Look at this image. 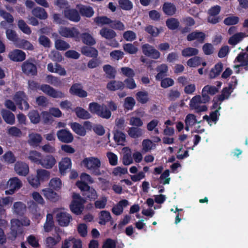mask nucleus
Listing matches in <instances>:
<instances>
[{
  "label": "nucleus",
  "mask_w": 248,
  "mask_h": 248,
  "mask_svg": "<svg viewBox=\"0 0 248 248\" xmlns=\"http://www.w3.org/2000/svg\"><path fill=\"white\" fill-rule=\"evenodd\" d=\"M239 21V18L236 16H230L225 18L223 21L225 25L227 26L234 25L237 24Z\"/></svg>",
  "instance_id": "052dcab7"
},
{
  "label": "nucleus",
  "mask_w": 248,
  "mask_h": 248,
  "mask_svg": "<svg viewBox=\"0 0 248 248\" xmlns=\"http://www.w3.org/2000/svg\"><path fill=\"white\" fill-rule=\"evenodd\" d=\"M59 32L62 37L74 38L76 41L79 40L80 32L75 27H61Z\"/></svg>",
  "instance_id": "423d86ee"
},
{
  "label": "nucleus",
  "mask_w": 248,
  "mask_h": 248,
  "mask_svg": "<svg viewBox=\"0 0 248 248\" xmlns=\"http://www.w3.org/2000/svg\"><path fill=\"white\" fill-rule=\"evenodd\" d=\"M28 116L31 122L33 124H37L40 122L41 117L37 110H31Z\"/></svg>",
  "instance_id": "79ce46f5"
},
{
  "label": "nucleus",
  "mask_w": 248,
  "mask_h": 248,
  "mask_svg": "<svg viewBox=\"0 0 248 248\" xmlns=\"http://www.w3.org/2000/svg\"><path fill=\"white\" fill-rule=\"evenodd\" d=\"M41 156L42 155L40 152L32 151L30 152L28 158L32 162L40 165Z\"/></svg>",
  "instance_id": "a19ab883"
},
{
  "label": "nucleus",
  "mask_w": 248,
  "mask_h": 248,
  "mask_svg": "<svg viewBox=\"0 0 248 248\" xmlns=\"http://www.w3.org/2000/svg\"><path fill=\"white\" fill-rule=\"evenodd\" d=\"M57 136L60 141L66 143H71L74 140L72 134L66 129L58 130Z\"/></svg>",
  "instance_id": "f8f14e48"
},
{
  "label": "nucleus",
  "mask_w": 248,
  "mask_h": 248,
  "mask_svg": "<svg viewBox=\"0 0 248 248\" xmlns=\"http://www.w3.org/2000/svg\"><path fill=\"white\" fill-rule=\"evenodd\" d=\"M82 195L86 199L90 201L95 200L97 197V193L93 187H90L89 190H85V192H82Z\"/></svg>",
  "instance_id": "4c0bfd02"
},
{
  "label": "nucleus",
  "mask_w": 248,
  "mask_h": 248,
  "mask_svg": "<svg viewBox=\"0 0 248 248\" xmlns=\"http://www.w3.org/2000/svg\"><path fill=\"white\" fill-rule=\"evenodd\" d=\"M199 53V50L193 47H186L182 51V55L184 57H190L192 56H196Z\"/></svg>",
  "instance_id": "3c124183"
},
{
  "label": "nucleus",
  "mask_w": 248,
  "mask_h": 248,
  "mask_svg": "<svg viewBox=\"0 0 248 248\" xmlns=\"http://www.w3.org/2000/svg\"><path fill=\"white\" fill-rule=\"evenodd\" d=\"M117 242L111 238H107L102 245V248H116Z\"/></svg>",
  "instance_id": "774afa93"
},
{
  "label": "nucleus",
  "mask_w": 248,
  "mask_h": 248,
  "mask_svg": "<svg viewBox=\"0 0 248 248\" xmlns=\"http://www.w3.org/2000/svg\"><path fill=\"white\" fill-rule=\"evenodd\" d=\"M72 166V162L71 159L68 157L62 158L61 161L59 163V169L60 173L62 175L66 173L68 169H70Z\"/></svg>",
  "instance_id": "6ab92c4d"
},
{
  "label": "nucleus",
  "mask_w": 248,
  "mask_h": 248,
  "mask_svg": "<svg viewBox=\"0 0 248 248\" xmlns=\"http://www.w3.org/2000/svg\"><path fill=\"white\" fill-rule=\"evenodd\" d=\"M94 22L98 26L109 25L111 19L106 16H98L94 18Z\"/></svg>",
  "instance_id": "a18cd8bd"
},
{
  "label": "nucleus",
  "mask_w": 248,
  "mask_h": 248,
  "mask_svg": "<svg viewBox=\"0 0 248 248\" xmlns=\"http://www.w3.org/2000/svg\"><path fill=\"white\" fill-rule=\"evenodd\" d=\"M16 47L26 50H32L33 46L28 40L24 39L18 38L15 43Z\"/></svg>",
  "instance_id": "5701e85b"
},
{
  "label": "nucleus",
  "mask_w": 248,
  "mask_h": 248,
  "mask_svg": "<svg viewBox=\"0 0 248 248\" xmlns=\"http://www.w3.org/2000/svg\"><path fill=\"white\" fill-rule=\"evenodd\" d=\"M118 3L121 8L129 11L132 9L133 3L130 0H119Z\"/></svg>",
  "instance_id": "6e6d98bb"
},
{
  "label": "nucleus",
  "mask_w": 248,
  "mask_h": 248,
  "mask_svg": "<svg viewBox=\"0 0 248 248\" xmlns=\"http://www.w3.org/2000/svg\"><path fill=\"white\" fill-rule=\"evenodd\" d=\"M16 172L20 176H26L29 171V168L28 164L23 162H17L15 165Z\"/></svg>",
  "instance_id": "a211bd4d"
},
{
  "label": "nucleus",
  "mask_w": 248,
  "mask_h": 248,
  "mask_svg": "<svg viewBox=\"0 0 248 248\" xmlns=\"http://www.w3.org/2000/svg\"><path fill=\"white\" fill-rule=\"evenodd\" d=\"M41 116L43 122L45 124L51 123L53 122V118L50 113L46 111H43L41 112Z\"/></svg>",
  "instance_id": "69168bd1"
},
{
  "label": "nucleus",
  "mask_w": 248,
  "mask_h": 248,
  "mask_svg": "<svg viewBox=\"0 0 248 248\" xmlns=\"http://www.w3.org/2000/svg\"><path fill=\"white\" fill-rule=\"evenodd\" d=\"M37 63L33 58L24 61L21 65L22 72L27 76H35L37 75Z\"/></svg>",
  "instance_id": "39448f33"
},
{
  "label": "nucleus",
  "mask_w": 248,
  "mask_h": 248,
  "mask_svg": "<svg viewBox=\"0 0 248 248\" xmlns=\"http://www.w3.org/2000/svg\"><path fill=\"white\" fill-rule=\"evenodd\" d=\"M21 181L17 177L10 178L6 182V186L9 188L8 190H5L6 195H12L15 191L21 188L22 186Z\"/></svg>",
  "instance_id": "6e6552de"
},
{
  "label": "nucleus",
  "mask_w": 248,
  "mask_h": 248,
  "mask_svg": "<svg viewBox=\"0 0 248 248\" xmlns=\"http://www.w3.org/2000/svg\"><path fill=\"white\" fill-rule=\"evenodd\" d=\"M55 46L57 50L63 51L66 50L70 47V46L68 43L60 39L55 40Z\"/></svg>",
  "instance_id": "58836bf2"
},
{
  "label": "nucleus",
  "mask_w": 248,
  "mask_h": 248,
  "mask_svg": "<svg viewBox=\"0 0 248 248\" xmlns=\"http://www.w3.org/2000/svg\"><path fill=\"white\" fill-rule=\"evenodd\" d=\"M10 235L12 239H15L16 237L23 232V224L18 219H12L11 221Z\"/></svg>",
  "instance_id": "0eeeda50"
},
{
  "label": "nucleus",
  "mask_w": 248,
  "mask_h": 248,
  "mask_svg": "<svg viewBox=\"0 0 248 248\" xmlns=\"http://www.w3.org/2000/svg\"><path fill=\"white\" fill-rule=\"evenodd\" d=\"M8 134L13 137H20L22 132L21 130L16 126H12L8 129Z\"/></svg>",
  "instance_id": "680f3d73"
},
{
  "label": "nucleus",
  "mask_w": 248,
  "mask_h": 248,
  "mask_svg": "<svg viewBox=\"0 0 248 248\" xmlns=\"http://www.w3.org/2000/svg\"><path fill=\"white\" fill-rule=\"evenodd\" d=\"M137 100L142 104L147 103L149 100L148 93L146 91H139L136 94Z\"/></svg>",
  "instance_id": "c9c22d12"
},
{
  "label": "nucleus",
  "mask_w": 248,
  "mask_h": 248,
  "mask_svg": "<svg viewBox=\"0 0 248 248\" xmlns=\"http://www.w3.org/2000/svg\"><path fill=\"white\" fill-rule=\"evenodd\" d=\"M125 87L124 83L121 81L111 80L108 82L107 85V88L110 91L116 90H122Z\"/></svg>",
  "instance_id": "b1692460"
},
{
  "label": "nucleus",
  "mask_w": 248,
  "mask_h": 248,
  "mask_svg": "<svg viewBox=\"0 0 248 248\" xmlns=\"http://www.w3.org/2000/svg\"><path fill=\"white\" fill-rule=\"evenodd\" d=\"M1 115L4 121L7 124L12 125L15 124V115L10 111L5 109H2L1 111Z\"/></svg>",
  "instance_id": "4be33fe9"
},
{
  "label": "nucleus",
  "mask_w": 248,
  "mask_h": 248,
  "mask_svg": "<svg viewBox=\"0 0 248 248\" xmlns=\"http://www.w3.org/2000/svg\"><path fill=\"white\" fill-rule=\"evenodd\" d=\"M24 97H25V94L23 92H16L14 96V100L20 109L26 110L29 109L30 105L23 98Z\"/></svg>",
  "instance_id": "1a4fd4ad"
},
{
  "label": "nucleus",
  "mask_w": 248,
  "mask_h": 248,
  "mask_svg": "<svg viewBox=\"0 0 248 248\" xmlns=\"http://www.w3.org/2000/svg\"><path fill=\"white\" fill-rule=\"evenodd\" d=\"M205 38V33L196 30L188 34L186 37V39L188 41L196 40L199 43L202 44L204 42Z\"/></svg>",
  "instance_id": "dca6fc26"
},
{
  "label": "nucleus",
  "mask_w": 248,
  "mask_h": 248,
  "mask_svg": "<svg viewBox=\"0 0 248 248\" xmlns=\"http://www.w3.org/2000/svg\"><path fill=\"white\" fill-rule=\"evenodd\" d=\"M72 197L73 200L70 205V209L76 215H81L84 210V204L86 201L79 194L76 193H73Z\"/></svg>",
  "instance_id": "20e7f679"
},
{
  "label": "nucleus",
  "mask_w": 248,
  "mask_h": 248,
  "mask_svg": "<svg viewBox=\"0 0 248 248\" xmlns=\"http://www.w3.org/2000/svg\"><path fill=\"white\" fill-rule=\"evenodd\" d=\"M110 213L107 211H102L100 212L99 223L101 225H105L106 223L111 219Z\"/></svg>",
  "instance_id": "de8ad7c7"
},
{
  "label": "nucleus",
  "mask_w": 248,
  "mask_h": 248,
  "mask_svg": "<svg viewBox=\"0 0 248 248\" xmlns=\"http://www.w3.org/2000/svg\"><path fill=\"white\" fill-rule=\"evenodd\" d=\"M26 53L20 49H14L8 54L9 58L15 62H21L26 59Z\"/></svg>",
  "instance_id": "4468645a"
},
{
  "label": "nucleus",
  "mask_w": 248,
  "mask_h": 248,
  "mask_svg": "<svg viewBox=\"0 0 248 248\" xmlns=\"http://www.w3.org/2000/svg\"><path fill=\"white\" fill-rule=\"evenodd\" d=\"M162 10L166 15L172 16L175 13L176 8L173 3L165 2L162 6Z\"/></svg>",
  "instance_id": "473e14b6"
},
{
  "label": "nucleus",
  "mask_w": 248,
  "mask_h": 248,
  "mask_svg": "<svg viewBox=\"0 0 248 248\" xmlns=\"http://www.w3.org/2000/svg\"><path fill=\"white\" fill-rule=\"evenodd\" d=\"M74 111L77 116L80 119L86 120L91 118L90 113L82 108L77 107L74 109Z\"/></svg>",
  "instance_id": "c756f323"
},
{
  "label": "nucleus",
  "mask_w": 248,
  "mask_h": 248,
  "mask_svg": "<svg viewBox=\"0 0 248 248\" xmlns=\"http://www.w3.org/2000/svg\"><path fill=\"white\" fill-rule=\"evenodd\" d=\"M43 194L44 197L52 202H56L58 199V195L53 190L47 188L43 189Z\"/></svg>",
  "instance_id": "7c9ffc66"
},
{
  "label": "nucleus",
  "mask_w": 248,
  "mask_h": 248,
  "mask_svg": "<svg viewBox=\"0 0 248 248\" xmlns=\"http://www.w3.org/2000/svg\"><path fill=\"white\" fill-rule=\"evenodd\" d=\"M42 140V137L40 134L38 133L32 134L30 135L29 143L30 145L37 146Z\"/></svg>",
  "instance_id": "ea45409f"
},
{
  "label": "nucleus",
  "mask_w": 248,
  "mask_h": 248,
  "mask_svg": "<svg viewBox=\"0 0 248 248\" xmlns=\"http://www.w3.org/2000/svg\"><path fill=\"white\" fill-rule=\"evenodd\" d=\"M232 92L231 86L223 88L221 94L217 96V100L221 102L225 99H228Z\"/></svg>",
  "instance_id": "37998d69"
},
{
  "label": "nucleus",
  "mask_w": 248,
  "mask_h": 248,
  "mask_svg": "<svg viewBox=\"0 0 248 248\" xmlns=\"http://www.w3.org/2000/svg\"><path fill=\"white\" fill-rule=\"evenodd\" d=\"M49 56L53 61L56 62H60L63 59L61 53L57 50L52 51Z\"/></svg>",
  "instance_id": "0e129e2a"
},
{
  "label": "nucleus",
  "mask_w": 248,
  "mask_h": 248,
  "mask_svg": "<svg viewBox=\"0 0 248 248\" xmlns=\"http://www.w3.org/2000/svg\"><path fill=\"white\" fill-rule=\"evenodd\" d=\"M243 37V33H237L231 36L228 40V43L232 46H235Z\"/></svg>",
  "instance_id": "8fccbe9b"
},
{
  "label": "nucleus",
  "mask_w": 248,
  "mask_h": 248,
  "mask_svg": "<svg viewBox=\"0 0 248 248\" xmlns=\"http://www.w3.org/2000/svg\"><path fill=\"white\" fill-rule=\"evenodd\" d=\"M70 93L74 95L78 96L81 98L87 96V92L83 89L82 84L79 83H74L69 89Z\"/></svg>",
  "instance_id": "ddd939ff"
},
{
  "label": "nucleus",
  "mask_w": 248,
  "mask_h": 248,
  "mask_svg": "<svg viewBox=\"0 0 248 248\" xmlns=\"http://www.w3.org/2000/svg\"><path fill=\"white\" fill-rule=\"evenodd\" d=\"M141 48L143 53L147 57L157 59L160 56V52L149 44L143 45Z\"/></svg>",
  "instance_id": "9d476101"
},
{
  "label": "nucleus",
  "mask_w": 248,
  "mask_h": 248,
  "mask_svg": "<svg viewBox=\"0 0 248 248\" xmlns=\"http://www.w3.org/2000/svg\"><path fill=\"white\" fill-rule=\"evenodd\" d=\"M32 15L40 19H46L47 17V14L46 10L42 7H37L31 11Z\"/></svg>",
  "instance_id": "cd10ccee"
},
{
  "label": "nucleus",
  "mask_w": 248,
  "mask_h": 248,
  "mask_svg": "<svg viewBox=\"0 0 248 248\" xmlns=\"http://www.w3.org/2000/svg\"><path fill=\"white\" fill-rule=\"evenodd\" d=\"M129 136L132 138H138L142 135V130L138 127H130L127 131Z\"/></svg>",
  "instance_id": "49530a36"
},
{
  "label": "nucleus",
  "mask_w": 248,
  "mask_h": 248,
  "mask_svg": "<svg viewBox=\"0 0 248 248\" xmlns=\"http://www.w3.org/2000/svg\"><path fill=\"white\" fill-rule=\"evenodd\" d=\"M56 218L59 224L61 226H67L70 221L72 220L71 215L63 212L57 213Z\"/></svg>",
  "instance_id": "2eb2a0df"
},
{
  "label": "nucleus",
  "mask_w": 248,
  "mask_h": 248,
  "mask_svg": "<svg viewBox=\"0 0 248 248\" xmlns=\"http://www.w3.org/2000/svg\"><path fill=\"white\" fill-rule=\"evenodd\" d=\"M166 26L167 27L171 30L177 29L180 25V23L178 19L174 18H171L168 19L166 21Z\"/></svg>",
  "instance_id": "09e8293b"
},
{
  "label": "nucleus",
  "mask_w": 248,
  "mask_h": 248,
  "mask_svg": "<svg viewBox=\"0 0 248 248\" xmlns=\"http://www.w3.org/2000/svg\"><path fill=\"white\" fill-rule=\"evenodd\" d=\"M103 69L108 78H115L117 71L113 66L109 64H106L103 66Z\"/></svg>",
  "instance_id": "f704fd0d"
},
{
  "label": "nucleus",
  "mask_w": 248,
  "mask_h": 248,
  "mask_svg": "<svg viewBox=\"0 0 248 248\" xmlns=\"http://www.w3.org/2000/svg\"><path fill=\"white\" fill-rule=\"evenodd\" d=\"M17 25L19 29L24 33L29 35L31 33L30 28L23 19L18 20Z\"/></svg>",
  "instance_id": "864d4df0"
},
{
  "label": "nucleus",
  "mask_w": 248,
  "mask_h": 248,
  "mask_svg": "<svg viewBox=\"0 0 248 248\" xmlns=\"http://www.w3.org/2000/svg\"><path fill=\"white\" fill-rule=\"evenodd\" d=\"M61 240V237L58 235L56 238L49 236L46 238V245L47 248H53Z\"/></svg>",
  "instance_id": "c03bdc74"
},
{
  "label": "nucleus",
  "mask_w": 248,
  "mask_h": 248,
  "mask_svg": "<svg viewBox=\"0 0 248 248\" xmlns=\"http://www.w3.org/2000/svg\"><path fill=\"white\" fill-rule=\"evenodd\" d=\"M81 165L84 166L88 170L92 171V173L95 176H99L104 172L103 170L101 171V161L100 159L96 157H89L85 158L81 162Z\"/></svg>",
  "instance_id": "7ed1b4c3"
},
{
  "label": "nucleus",
  "mask_w": 248,
  "mask_h": 248,
  "mask_svg": "<svg viewBox=\"0 0 248 248\" xmlns=\"http://www.w3.org/2000/svg\"><path fill=\"white\" fill-rule=\"evenodd\" d=\"M80 37L82 43L87 46H92L96 44L95 39L89 33L84 32L81 34H80Z\"/></svg>",
  "instance_id": "bb28decb"
},
{
  "label": "nucleus",
  "mask_w": 248,
  "mask_h": 248,
  "mask_svg": "<svg viewBox=\"0 0 248 248\" xmlns=\"http://www.w3.org/2000/svg\"><path fill=\"white\" fill-rule=\"evenodd\" d=\"M78 10L80 14L84 16L87 17H91L94 14V11L92 7L91 6H86L81 5L78 6Z\"/></svg>",
  "instance_id": "72a5a7b5"
},
{
  "label": "nucleus",
  "mask_w": 248,
  "mask_h": 248,
  "mask_svg": "<svg viewBox=\"0 0 248 248\" xmlns=\"http://www.w3.org/2000/svg\"><path fill=\"white\" fill-rule=\"evenodd\" d=\"M64 16L70 21L78 22L80 20V16L78 11L75 9H66L64 10Z\"/></svg>",
  "instance_id": "f3484780"
},
{
  "label": "nucleus",
  "mask_w": 248,
  "mask_h": 248,
  "mask_svg": "<svg viewBox=\"0 0 248 248\" xmlns=\"http://www.w3.org/2000/svg\"><path fill=\"white\" fill-rule=\"evenodd\" d=\"M28 85L29 89L30 90L35 91L40 89L47 95L54 98H62L65 97V94L63 93L55 90L47 84H44L40 85L36 81L33 80H29L28 82Z\"/></svg>",
  "instance_id": "f03ea898"
},
{
  "label": "nucleus",
  "mask_w": 248,
  "mask_h": 248,
  "mask_svg": "<svg viewBox=\"0 0 248 248\" xmlns=\"http://www.w3.org/2000/svg\"><path fill=\"white\" fill-rule=\"evenodd\" d=\"M25 208V204L20 202H16L14 204V209L15 212L18 215L23 214Z\"/></svg>",
  "instance_id": "e2e57ef3"
},
{
  "label": "nucleus",
  "mask_w": 248,
  "mask_h": 248,
  "mask_svg": "<svg viewBox=\"0 0 248 248\" xmlns=\"http://www.w3.org/2000/svg\"><path fill=\"white\" fill-rule=\"evenodd\" d=\"M145 31L152 37H157L160 33V31L157 27L149 25L145 28Z\"/></svg>",
  "instance_id": "603ef678"
},
{
  "label": "nucleus",
  "mask_w": 248,
  "mask_h": 248,
  "mask_svg": "<svg viewBox=\"0 0 248 248\" xmlns=\"http://www.w3.org/2000/svg\"><path fill=\"white\" fill-rule=\"evenodd\" d=\"M81 53L86 57L97 58L98 55V50L93 47L83 46L81 48Z\"/></svg>",
  "instance_id": "412c9836"
},
{
  "label": "nucleus",
  "mask_w": 248,
  "mask_h": 248,
  "mask_svg": "<svg viewBox=\"0 0 248 248\" xmlns=\"http://www.w3.org/2000/svg\"><path fill=\"white\" fill-rule=\"evenodd\" d=\"M36 175L40 181L47 180L49 179L50 172L46 170H38Z\"/></svg>",
  "instance_id": "13d9d810"
},
{
  "label": "nucleus",
  "mask_w": 248,
  "mask_h": 248,
  "mask_svg": "<svg viewBox=\"0 0 248 248\" xmlns=\"http://www.w3.org/2000/svg\"><path fill=\"white\" fill-rule=\"evenodd\" d=\"M128 205V201L127 200H122L112 207L111 211L116 216L120 215L123 212L124 208Z\"/></svg>",
  "instance_id": "aec40b11"
},
{
  "label": "nucleus",
  "mask_w": 248,
  "mask_h": 248,
  "mask_svg": "<svg viewBox=\"0 0 248 248\" xmlns=\"http://www.w3.org/2000/svg\"><path fill=\"white\" fill-rule=\"evenodd\" d=\"M223 65L221 62L216 63L209 73V78L211 79L215 78L219 76L223 70Z\"/></svg>",
  "instance_id": "a878e982"
},
{
  "label": "nucleus",
  "mask_w": 248,
  "mask_h": 248,
  "mask_svg": "<svg viewBox=\"0 0 248 248\" xmlns=\"http://www.w3.org/2000/svg\"><path fill=\"white\" fill-rule=\"evenodd\" d=\"M114 140L119 145H122L125 141V134L119 129H114Z\"/></svg>",
  "instance_id": "2f4dec72"
},
{
  "label": "nucleus",
  "mask_w": 248,
  "mask_h": 248,
  "mask_svg": "<svg viewBox=\"0 0 248 248\" xmlns=\"http://www.w3.org/2000/svg\"><path fill=\"white\" fill-rule=\"evenodd\" d=\"M55 157L51 155H46L41 157L40 165L46 169H52L56 164Z\"/></svg>",
  "instance_id": "9b49d317"
},
{
  "label": "nucleus",
  "mask_w": 248,
  "mask_h": 248,
  "mask_svg": "<svg viewBox=\"0 0 248 248\" xmlns=\"http://www.w3.org/2000/svg\"><path fill=\"white\" fill-rule=\"evenodd\" d=\"M136 102L132 97H127L125 98L124 108L127 110H132Z\"/></svg>",
  "instance_id": "5fc2aeb1"
},
{
  "label": "nucleus",
  "mask_w": 248,
  "mask_h": 248,
  "mask_svg": "<svg viewBox=\"0 0 248 248\" xmlns=\"http://www.w3.org/2000/svg\"><path fill=\"white\" fill-rule=\"evenodd\" d=\"M102 37L107 40H111L115 38L117 35L116 32L112 29L104 27L99 31Z\"/></svg>",
  "instance_id": "393cba45"
},
{
  "label": "nucleus",
  "mask_w": 248,
  "mask_h": 248,
  "mask_svg": "<svg viewBox=\"0 0 248 248\" xmlns=\"http://www.w3.org/2000/svg\"><path fill=\"white\" fill-rule=\"evenodd\" d=\"M202 58L199 56H195L187 61V64L190 67H196L201 64Z\"/></svg>",
  "instance_id": "4d7b16f0"
},
{
  "label": "nucleus",
  "mask_w": 248,
  "mask_h": 248,
  "mask_svg": "<svg viewBox=\"0 0 248 248\" xmlns=\"http://www.w3.org/2000/svg\"><path fill=\"white\" fill-rule=\"evenodd\" d=\"M240 62L241 65H248V54L247 52H241L235 58L234 62Z\"/></svg>",
  "instance_id": "e433bc0d"
},
{
  "label": "nucleus",
  "mask_w": 248,
  "mask_h": 248,
  "mask_svg": "<svg viewBox=\"0 0 248 248\" xmlns=\"http://www.w3.org/2000/svg\"><path fill=\"white\" fill-rule=\"evenodd\" d=\"M142 152L146 153L150 151L153 146V142L149 139L144 140L142 142Z\"/></svg>",
  "instance_id": "338daca9"
},
{
  "label": "nucleus",
  "mask_w": 248,
  "mask_h": 248,
  "mask_svg": "<svg viewBox=\"0 0 248 248\" xmlns=\"http://www.w3.org/2000/svg\"><path fill=\"white\" fill-rule=\"evenodd\" d=\"M108 108L104 104L92 102L89 105V109L92 113L95 114L100 118L108 119L111 116V111L116 110L117 106L113 101L108 102Z\"/></svg>",
  "instance_id": "f257e3e1"
},
{
  "label": "nucleus",
  "mask_w": 248,
  "mask_h": 248,
  "mask_svg": "<svg viewBox=\"0 0 248 248\" xmlns=\"http://www.w3.org/2000/svg\"><path fill=\"white\" fill-rule=\"evenodd\" d=\"M123 48L125 52L130 54H136L138 50V48L131 43L124 44Z\"/></svg>",
  "instance_id": "bf43d9fd"
},
{
  "label": "nucleus",
  "mask_w": 248,
  "mask_h": 248,
  "mask_svg": "<svg viewBox=\"0 0 248 248\" xmlns=\"http://www.w3.org/2000/svg\"><path fill=\"white\" fill-rule=\"evenodd\" d=\"M71 129L77 134L80 136H84L86 134V130L85 127L81 124L74 122L70 124Z\"/></svg>",
  "instance_id": "c85d7f7f"
}]
</instances>
